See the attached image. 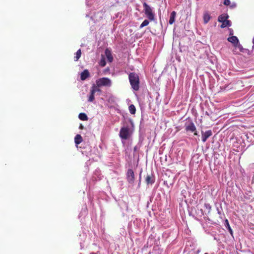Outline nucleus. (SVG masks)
<instances>
[{
  "mask_svg": "<svg viewBox=\"0 0 254 254\" xmlns=\"http://www.w3.org/2000/svg\"><path fill=\"white\" fill-rule=\"evenodd\" d=\"M149 21L148 20H144L143 22L141 24V25L139 26L140 28H142L144 26H146L149 24Z\"/></svg>",
  "mask_w": 254,
  "mask_h": 254,
  "instance_id": "nucleus-23",
  "label": "nucleus"
},
{
  "mask_svg": "<svg viewBox=\"0 0 254 254\" xmlns=\"http://www.w3.org/2000/svg\"><path fill=\"white\" fill-rule=\"evenodd\" d=\"M235 48L239 49L240 52L242 53H246L248 50L246 49H244L242 45L240 44V42H239L237 44H236L235 46Z\"/></svg>",
  "mask_w": 254,
  "mask_h": 254,
  "instance_id": "nucleus-17",
  "label": "nucleus"
},
{
  "mask_svg": "<svg viewBox=\"0 0 254 254\" xmlns=\"http://www.w3.org/2000/svg\"><path fill=\"white\" fill-rule=\"evenodd\" d=\"M79 128L80 129H83V127L82 125H80V127H79Z\"/></svg>",
  "mask_w": 254,
  "mask_h": 254,
  "instance_id": "nucleus-30",
  "label": "nucleus"
},
{
  "mask_svg": "<svg viewBox=\"0 0 254 254\" xmlns=\"http://www.w3.org/2000/svg\"><path fill=\"white\" fill-rule=\"evenodd\" d=\"M78 117L82 121H87L88 120L87 115L84 113H80L79 114Z\"/></svg>",
  "mask_w": 254,
  "mask_h": 254,
  "instance_id": "nucleus-19",
  "label": "nucleus"
},
{
  "mask_svg": "<svg viewBox=\"0 0 254 254\" xmlns=\"http://www.w3.org/2000/svg\"><path fill=\"white\" fill-rule=\"evenodd\" d=\"M204 254H208L207 253H205Z\"/></svg>",
  "mask_w": 254,
  "mask_h": 254,
  "instance_id": "nucleus-37",
  "label": "nucleus"
},
{
  "mask_svg": "<svg viewBox=\"0 0 254 254\" xmlns=\"http://www.w3.org/2000/svg\"><path fill=\"white\" fill-rule=\"evenodd\" d=\"M96 85L97 88L102 86L110 87L112 85L111 80L107 77H102L98 79L96 81Z\"/></svg>",
  "mask_w": 254,
  "mask_h": 254,
  "instance_id": "nucleus-2",
  "label": "nucleus"
},
{
  "mask_svg": "<svg viewBox=\"0 0 254 254\" xmlns=\"http://www.w3.org/2000/svg\"><path fill=\"white\" fill-rule=\"evenodd\" d=\"M202 133V141L203 142H205L208 138L211 136L212 135V132L211 130H208L206 131L205 132L201 131Z\"/></svg>",
  "mask_w": 254,
  "mask_h": 254,
  "instance_id": "nucleus-8",
  "label": "nucleus"
},
{
  "mask_svg": "<svg viewBox=\"0 0 254 254\" xmlns=\"http://www.w3.org/2000/svg\"><path fill=\"white\" fill-rule=\"evenodd\" d=\"M227 40L231 43L234 47L239 42L238 38L235 36H231L228 37Z\"/></svg>",
  "mask_w": 254,
  "mask_h": 254,
  "instance_id": "nucleus-9",
  "label": "nucleus"
},
{
  "mask_svg": "<svg viewBox=\"0 0 254 254\" xmlns=\"http://www.w3.org/2000/svg\"><path fill=\"white\" fill-rule=\"evenodd\" d=\"M131 132L128 127H123L120 131V137L123 139H127L130 136Z\"/></svg>",
  "mask_w": 254,
  "mask_h": 254,
  "instance_id": "nucleus-4",
  "label": "nucleus"
},
{
  "mask_svg": "<svg viewBox=\"0 0 254 254\" xmlns=\"http://www.w3.org/2000/svg\"><path fill=\"white\" fill-rule=\"evenodd\" d=\"M132 114H134L135 113V112H130Z\"/></svg>",
  "mask_w": 254,
  "mask_h": 254,
  "instance_id": "nucleus-33",
  "label": "nucleus"
},
{
  "mask_svg": "<svg viewBox=\"0 0 254 254\" xmlns=\"http://www.w3.org/2000/svg\"><path fill=\"white\" fill-rule=\"evenodd\" d=\"M229 16L227 14L223 13L220 16H219L218 18V21L220 22H224V21H226L228 18Z\"/></svg>",
  "mask_w": 254,
  "mask_h": 254,
  "instance_id": "nucleus-12",
  "label": "nucleus"
},
{
  "mask_svg": "<svg viewBox=\"0 0 254 254\" xmlns=\"http://www.w3.org/2000/svg\"><path fill=\"white\" fill-rule=\"evenodd\" d=\"M141 172H140V174H139V183L140 182L141 179Z\"/></svg>",
  "mask_w": 254,
  "mask_h": 254,
  "instance_id": "nucleus-29",
  "label": "nucleus"
},
{
  "mask_svg": "<svg viewBox=\"0 0 254 254\" xmlns=\"http://www.w3.org/2000/svg\"><path fill=\"white\" fill-rule=\"evenodd\" d=\"M253 44H254V38H253Z\"/></svg>",
  "mask_w": 254,
  "mask_h": 254,
  "instance_id": "nucleus-32",
  "label": "nucleus"
},
{
  "mask_svg": "<svg viewBox=\"0 0 254 254\" xmlns=\"http://www.w3.org/2000/svg\"><path fill=\"white\" fill-rule=\"evenodd\" d=\"M106 62L105 61V59L104 57V56H102V58L101 59V60L99 62V64L101 66L104 67L106 65Z\"/></svg>",
  "mask_w": 254,
  "mask_h": 254,
  "instance_id": "nucleus-22",
  "label": "nucleus"
},
{
  "mask_svg": "<svg viewBox=\"0 0 254 254\" xmlns=\"http://www.w3.org/2000/svg\"><path fill=\"white\" fill-rule=\"evenodd\" d=\"M224 4L225 5H229L230 4V0H224Z\"/></svg>",
  "mask_w": 254,
  "mask_h": 254,
  "instance_id": "nucleus-26",
  "label": "nucleus"
},
{
  "mask_svg": "<svg viewBox=\"0 0 254 254\" xmlns=\"http://www.w3.org/2000/svg\"><path fill=\"white\" fill-rule=\"evenodd\" d=\"M136 147H135L134 148V150L135 151V150H136Z\"/></svg>",
  "mask_w": 254,
  "mask_h": 254,
  "instance_id": "nucleus-34",
  "label": "nucleus"
},
{
  "mask_svg": "<svg viewBox=\"0 0 254 254\" xmlns=\"http://www.w3.org/2000/svg\"><path fill=\"white\" fill-rule=\"evenodd\" d=\"M90 254H95V253H91Z\"/></svg>",
  "mask_w": 254,
  "mask_h": 254,
  "instance_id": "nucleus-36",
  "label": "nucleus"
},
{
  "mask_svg": "<svg viewBox=\"0 0 254 254\" xmlns=\"http://www.w3.org/2000/svg\"><path fill=\"white\" fill-rule=\"evenodd\" d=\"M100 91V89L97 88L95 84H93L91 88L90 95L88 97V101L90 102H93L94 99V94L96 92Z\"/></svg>",
  "mask_w": 254,
  "mask_h": 254,
  "instance_id": "nucleus-6",
  "label": "nucleus"
},
{
  "mask_svg": "<svg viewBox=\"0 0 254 254\" xmlns=\"http://www.w3.org/2000/svg\"><path fill=\"white\" fill-rule=\"evenodd\" d=\"M221 23L222 24L221 25L220 27L222 28H224L226 27L231 26V21L228 20H226V21H224V22H222Z\"/></svg>",
  "mask_w": 254,
  "mask_h": 254,
  "instance_id": "nucleus-18",
  "label": "nucleus"
},
{
  "mask_svg": "<svg viewBox=\"0 0 254 254\" xmlns=\"http://www.w3.org/2000/svg\"><path fill=\"white\" fill-rule=\"evenodd\" d=\"M128 78L131 87L135 91L139 88V79L138 75L135 72H131L128 75Z\"/></svg>",
  "mask_w": 254,
  "mask_h": 254,
  "instance_id": "nucleus-1",
  "label": "nucleus"
},
{
  "mask_svg": "<svg viewBox=\"0 0 254 254\" xmlns=\"http://www.w3.org/2000/svg\"><path fill=\"white\" fill-rule=\"evenodd\" d=\"M176 15V12L175 11H173L171 13L170 19L169 20V23L170 24L172 25L174 23L175 20Z\"/></svg>",
  "mask_w": 254,
  "mask_h": 254,
  "instance_id": "nucleus-13",
  "label": "nucleus"
},
{
  "mask_svg": "<svg viewBox=\"0 0 254 254\" xmlns=\"http://www.w3.org/2000/svg\"><path fill=\"white\" fill-rule=\"evenodd\" d=\"M105 55L107 57L108 62L110 63L112 62L113 60V57L112 56L111 51L108 49H106L105 50Z\"/></svg>",
  "mask_w": 254,
  "mask_h": 254,
  "instance_id": "nucleus-11",
  "label": "nucleus"
},
{
  "mask_svg": "<svg viewBox=\"0 0 254 254\" xmlns=\"http://www.w3.org/2000/svg\"><path fill=\"white\" fill-rule=\"evenodd\" d=\"M144 13L150 21L154 20V14L152 12V8L146 2L143 3Z\"/></svg>",
  "mask_w": 254,
  "mask_h": 254,
  "instance_id": "nucleus-3",
  "label": "nucleus"
},
{
  "mask_svg": "<svg viewBox=\"0 0 254 254\" xmlns=\"http://www.w3.org/2000/svg\"><path fill=\"white\" fill-rule=\"evenodd\" d=\"M145 182L147 184H152L154 183L155 180L153 177H151L150 175H147L145 178Z\"/></svg>",
  "mask_w": 254,
  "mask_h": 254,
  "instance_id": "nucleus-15",
  "label": "nucleus"
},
{
  "mask_svg": "<svg viewBox=\"0 0 254 254\" xmlns=\"http://www.w3.org/2000/svg\"><path fill=\"white\" fill-rule=\"evenodd\" d=\"M128 109H129V111H136V109H135V106L131 104L130 105L129 107H128Z\"/></svg>",
  "mask_w": 254,
  "mask_h": 254,
  "instance_id": "nucleus-25",
  "label": "nucleus"
},
{
  "mask_svg": "<svg viewBox=\"0 0 254 254\" xmlns=\"http://www.w3.org/2000/svg\"><path fill=\"white\" fill-rule=\"evenodd\" d=\"M83 140L82 137L80 134H77L74 138V142L76 145L79 144Z\"/></svg>",
  "mask_w": 254,
  "mask_h": 254,
  "instance_id": "nucleus-14",
  "label": "nucleus"
},
{
  "mask_svg": "<svg viewBox=\"0 0 254 254\" xmlns=\"http://www.w3.org/2000/svg\"><path fill=\"white\" fill-rule=\"evenodd\" d=\"M225 225H226V227L228 229L229 232H230V233L231 234V235H232V234H233V231H232V229L231 228V227H230V226L229 225L228 220L227 219H226L225 220Z\"/></svg>",
  "mask_w": 254,
  "mask_h": 254,
  "instance_id": "nucleus-21",
  "label": "nucleus"
},
{
  "mask_svg": "<svg viewBox=\"0 0 254 254\" xmlns=\"http://www.w3.org/2000/svg\"><path fill=\"white\" fill-rule=\"evenodd\" d=\"M90 76V73L87 69H84L80 74V79L81 80H85Z\"/></svg>",
  "mask_w": 254,
  "mask_h": 254,
  "instance_id": "nucleus-10",
  "label": "nucleus"
},
{
  "mask_svg": "<svg viewBox=\"0 0 254 254\" xmlns=\"http://www.w3.org/2000/svg\"><path fill=\"white\" fill-rule=\"evenodd\" d=\"M200 251L199 250H197V253H199V252H200Z\"/></svg>",
  "mask_w": 254,
  "mask_h": 254,
  "instance_id": "nucleus-35",
  "label": "nucleus"
},
{
  "mask_svg": "<svg viewBox=\"0 0 254 254\" xmlns=\"http://www.w3.org/2000/svg\"><path fill=\"white\" fill-rule=\"evenodd\" d=\"M204 207L205 209L208 210V213L209 214L210 212L211 209V206L209 203H205L204 204Z\"/></svg>",
  "mask_w": 254,
  "mask_h": 254,
  "instance_id": "nucleus-24",
  "label": "nucleus"
},
{
  "mask_svg": "<svg viewBox=\"0 0 254 254\" xmlns=\"http://www.w3.org/2000/svg\"><path fill=\"white\" fill-rule=\"evenodd\" d=\"M185 130L187 132H194V135H197V133L194 124L192 123H186L185 124Z\"/></svg>",
  "mask_w": 254,
  "mask_h": 254,
  "instance_id": "nucleus-5",
  "label": "nucleus"
},
{
  "mask_svg": "<svg viewBox=\"0 0 254 254\" xmlns=\"http://www.w3.org/2000/svg\"><path fill=\"white\" fill-rule=\"evenodd\" d=\"M81 55V49H79L76 53V55L74 57V60L75 61H77L80 58Z\"/></svg>",
  "mask_w": 254,
  "mask_h": 254,
  "instance_id": "nucleus-20",
  "label": "nucleus"
},
{
  "mask_svg": "<svg viewBox=\"0 0 254 254\" xmlns=\"http://www.w3.org/2000/svg\"><path fill=\"white\" fill-rule=\"evenodd\" d=\"M210 18H211V16L208 12H205L204 13L203 16V19L204 23L205 24L209 22V21L210 20Z\"/></svg>",
  "mask_w": 254,
  "mask_h": 254,
  "instance_id": "nucleus-16",
  "label": "nucleus"
},
{
  "mask_svg": "<svg viewBox=\"0 0 254 254\" xmlns=\"http://www.w3.org/2000/svg\"><path fill=\"white\" fill-rule=\"evenodd\" d=\"M217 210H218V213H219V214H220V213H221V212H220V210H219L218 209H217Z\"/></svg>",
  "mask_w": 254,
  "mask_h": 254,
  "instance_id": "nucleus-31",
  "label": "nucleus"
},
{
  "mask_svg": "<svg viewBox=\"0 0 254 254\" xmlns=\"http://www.w3.org/2000/svg\"><path fill=\"white\" fill-rule=\"evenodd\" d=\"M233 54H235V55H237V54H238V52H237V51H236V48H235V49L233 50Z\"/></svg>",
  "mask_w": 254,
  "mask_h": 254,
  "instance_id": "nucleus-27",
  "label": "nucleus"
},
{
  "mask_svg": "<svg viewBox=\"0 0 254 254\" xmlns=\"http://www.w3.org/2000/svg\"><path fill=\"white\" fill-rule=\"evenodd\" d=\"M134 174L131 169H128L127 173V179L128 182L130 184H133L134 181Z\"/></svg>",
  "mask_w": 254,
  "mask_h": 254,
  "instance_id": "nucleus-7",
  "label": "nucleus"
},
{
  "mask_svg": "<svg viewBox=\"0 0 254 254\" xmlns=\"http://www.w3.org/2000/svg\"><path fill=\"white\" fill-rule=\"evenodd\" d=\"M230 35L233 36V30L232 29H230Z\"/></svg>",
  "mask_w": 254,
  "mask_h": 254,
  "instance_id": "nucleus-28",
  "label": "nucleus"
}]
</instances>
